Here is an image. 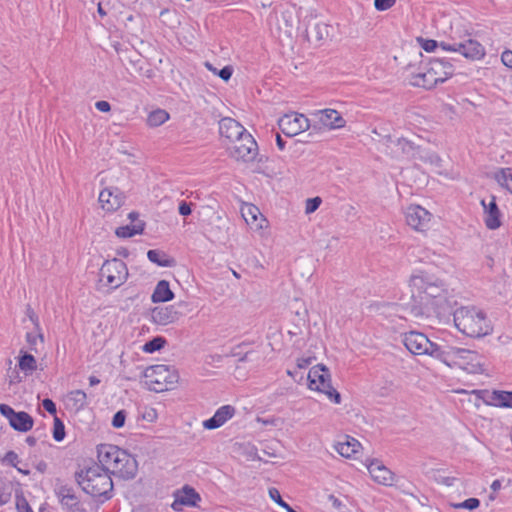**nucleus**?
Masks as SVG:
<instances>
[{
	"label": "nucleus",
	"instance_id": "412c9836",
	"mask_svg": "<svg viewBox=\"0 0 512 512\" xmlns=\"http://www.w3.org/2000/svg\"><path fill=\"white\" fill-rule=\"evenodd\" d=\"M372 478L383 485H392L393 473L384 466L379 460L373 459L366 464Z\"/></svg>",
	"mask_w": 512,
	"mask_h": 512
},
{
	"label": "nucleus",
	"instance_id": "5fc2aeb1",
	"mask_svg": "<svg viewBox=\"0 0 512 512\" xmlns=\"http://www.w3.org/2000/svg\"><path fill=\"white\" fill-rule=\"evenodd\" d=\"M191 206H192V203H188L186 201H181L179 203V207H178V212L180 215L182 216H188L192 213V209H191Z\"/></svg>",
	"mask_w": 512,
	"mask_h": 512
},
{
	"label": "nucleus",
	"instance_id": "4d7b16f0",
	"mask_svg": "<svg viewBox=\"0 0 512 512\" xmlns=\"http://www.w3.org/2000/svg\"><path fill=\"white\" fill-rule=\"evenodd\" d=\"M95 107L97 110L101 112H109L111 110V105L108 101L100 100L95 103Z\"/></svg>",
	"mask_w": 512,
	"mask_h": 512
},
{
	"label": "nucleus",
	"instance_id": "9b49d317",
	"mask_svg": "<svg viewBox=\"0 0 512 512\" xmlns=\"http://www.w3.org/2000/svg\"><path fill=\"white\" fill-rule=\"evenodd\" d=\"M280 130L288 137L296 136L310 128L309 119L299 113L285 114L278 120Z\"/></svg>",
	"mask_w": 512,
	"mask_h": 512
},
{
	"label": "nucleus",
	"instance_id": "864d4df0",
	"mask_svg": "<svg viewBox=\"0 0 512 512\" xmlns=\"http://www.w3.org/2000/svg\"><path fill=\"white\" fill-rule=\"evenodd\" d=\"M42 406L43 408L51 415H56L57 413V408H56V404L53 402V400H51L50 398H45L43 401H42Z\"/></svg>",
	"mask_w": 512,
	"mask_h": 512
},
{
	"label": "nucleus",
	"instance_id": "0eeeda50",
	"mask_svg": "<svg viewBox=\"0 0 512 512\" xmlns=\"http://www.w3.org/2000/svg\"><path fill=\"white\" fill-rule=\"evenodd\" d=\"M100 281H106L112 289L120 287L128 277V268L125 262L118 258L106 260L100 269Z\"/></svg>",
	"mask_w": 512,
	"mask_h": 512
},
{
	"label": "nucleus",
	"instance_id": "a18cd8bd",
	"mask_svg": "<svg viewBox=\"0 0 512 512\" xmlns=\"http://www.w3.org/2000/svg\"><path fill=\"white\" fill-rule=\"evenodd\" d=\"M16 509H17V512H33L27 499L24 497V495L22 493L16 494Z\"/></svg>",
	"mask_w": 512,
	"mask_h": 512
},
{
	"label": "nucleus",
	"instance_id": "39448f33",
	"mask_svg": "<svg viewBox=\"0 0 512 512\" xmlns=\"http://www.w3.org/2000/svg\"><path fill=\"white\" fill-rule=\"evenodd\" d=\"M144 377L148 389L154 392L167 391L179 380L178 372L163 364L147 367L144 371Z\"/></svg>",
	"mask_w": 512,
	"mask_h": 512
},
{
	"label": "nucleus",
	"instance_id": "f704fd0d",
	"mask_svg": "<svg viewBox=\"0 0 512 512\" xmlns=\"http://www.w3.org/2000/svg\"><path fill=\"white\" fill-rule=\"evenodd\" d=\"M19 368L26 374H30L35 371L37 368L35 357L27 352L23 353L19 357Z\"/></svg>",
	"mask_w": 512,
	"mask_h": 512
},
{
	"label": "nucleus",
	"instance_id": "58836bf2",
	"mask_svg": "<svg viewBox=\"0 0 512 512\" xmlns=\"http://www.w3.org/2000/svg\"><path fill=\"white\" fill-rule=\"evenodd\" d=\"M55 494L59 499V502L62 500H74L73 497L76 496L74 493V489L68 485H60L55 489Z\"/></svg>",
	"mask_w": 512,
	"mask_h": 512
},
{
	"label": "nucleus",
	"instance_id": "e433bc0d",
	"mask_svg": "<svg viewBox=\"0 0 512 512\" xmlns=\"http://www.w3.org/2000/svg\"><path fill=\"white\" fill-rule=\"evenodd\" d=\"M69 400L77 410L83 409L88 405L87 394L83 390L71 391L69 394Z\"/></svg>",
	"mask_w": 512,
	"mask_h": 512
},
{
	"label": "nucleus",
	"instance_id": "8fccbe9b",
	"mask_svg": "<svg viewBox=\"0 0 512 512\" xmlns=\"http://www.w3.org/2000/svg\"><path fill=\"white\" fill-rule=\"evenodd\" d=\"M322 200L320 197H314V198H308L306 200V207H305V210H306V213H313L315 212L320 204H321Z\"/></svg>",
	"mask_w": 512,
	"mask_h": 512
},
{
	"label": "nucleus",
	"instance_id": "69168bd1",
	"mask_svg": "<svg viewBox=\"0 0 512 512\" xmlns=\"http://www.w3.org/2000/svg\"><path fill=\"white\" fill-rule=\"evenodd\" d=\"M285 141L283 140V138L277 134L276 136V144H277V147L280 149V150H283L285 148Z\"/></svg>",
	"mask_w": 512,
	"mask_h": 512
},
{
	"label": "nucleus",
	"instance_id": "20e7f679",
	"mask_svg": "<svg viewBox=\"0 0 512 512\" xmlns=\"http://www.w3.org/2000/svg\"><path fill=\"white\" fill-rule=\"evenodd\" d=\"M453 320L456 328L464 335L472 338H480L492 331L490 321L486 314L474 306H462L453 312Z\"/></svg>",
	"mask_w": 512,
	"mask_h": 512
},
{
	"label": "nucleus",
	"instance_id": "09e8293b",
	"mask_svg": "<svg viewBox=\"0 0 512 512\" xmlns=\"http://www.w3.org/2000/svg\"><path fill=\"white\" fill-rule=\"evenodd\" d=\"M418 42L420 43L421 48L426 52H433L438 46H440V44L433 39L418 38Z\"/></svg>",
	"mask_w": 512,
	"mask_h": 512
},
{
	"label": "nucleus",
	"instance_id": "ea45409f",
	"mask_svg": "<svg viewBox=\"0 0 512 512\" xmlns=\"http://www.w3.org/2000/svg\"><path fill=\"white\" fill-rule=\"evenodd\" d=\"M269 496L270 498L276 502L279 506H281L282 508H284L287 512H297L296 510H294L287 502H285L281 495H280V492L278 491V489L272 487L269 489Z\"/></svg>",
	"mask_w": 512,
	"mask_h": 512
},
{
	"label": "nucleus",
	"instance_id": "7c9ffc66",
	"mask_svg": "<svg viewBox=\"0 0 512 512\" xmlns=\"http://www.w3.org/2000/svg\"><path fill=\"white\" fill-rule=\"evenodd\" d=\"M145 225L144 221H138L132 225L120 226L116 228L115 234L119 238H130L134 235L143 234Z\"/></svg>",
	"mask_w": 512,
	"mask_h": 512
},
{
	"label": "nucleus",
	"instance_id": "6ab92c4d",
	"mask_svg": "<svg viewBox=\"0 0 512 512\" xmlns=\"http://www.w3.org/2000/svg\"><path fill=\"white\" fill-rule=\"evenodd\" d=\"M481 205L483 206L484 210V223L486 227L490 230L498 229L502 224V214L496 203V197L491 196V199L488 203H486L485 200H482Z\"/></svg>",
	"mask_w": 512,
	"mask_h": 512
},
{
	"label": "nucleus",
	"instance_id": "b1692460",
	"mask_svg": "<svg viewBox=\"0 0 512 512\" xmlns=\"http://www.w3.org/2000/svg\"><path fill=\"white\" fill-rule=\"evenodd\" d=\"M452 61H456V59H446V58H432L430 59L428 65L431 66L433 73H435L437 78H441L440 83H443L448 78H450L454 74V65Z\"/></svg>",
	"mask_w": 512,
	"mask_h": 512
},
{
	"label": "nucleus",
	"instance_id": "dca6fc26",
	"mask_svg": "<svg viewBox=\"0 0 512 512\" xmlns=\"http://www.w3.org/2000/svg\"><path fill=\"white\" fill-rule=\"evenodd\" d=\"M125 194L117 187H108L99 194L101 207L107 212L118 210L125 202Z\"/></svg>",
	"mask_w": 512,
	"mask_h": 512
},
{
	"label": "nucleus",
	"instance_id": "4c0bfd02",
	"mask_svg": "<svg viewBox=\"0 0 512 512\" xmlns=\"http://www.w3.org/2000/svg\"><path fill=\"white\" fill-rule=\"evenodd\" d=\"M166 343H167V341L164 337L156 336V337L152 338L151 340L147 341L143 345L142 349L146 353H154V352L162 349Z\"/></svg>",
	"mask_w": 512,
	"mask_h": 512
},
{
	"label": "nucleus",
	"instance_id": "e2e57ef3",
	"mask_svg": "<svg viewBox=\"0 0 512 512\" xmlns=\"http://www.w3.org/2000/svg\"><path fill=\"white\" fill-rule=\"evenodd\" d=\"M37 471L44 473L47 470V463L43 460L39 461L36 465Z\"/></svg>",
	"mask_w": 512,
	"mask_h": 512
},
{
	"label": "nucleus",
	"instance_id": "7ed1b4c3",
	"mask_svg": "<svg viewBox=\"0 0 512 512\" xmlns=\"http://www.w3.org/2000/svg\"><path fill=\"white\" fill-rule=\"evenodd\" d=\"M75 480L82 490L100 502H105L113 497V481L111 474L99 464L75 472Z\"/></svg>",
	"mask_w": 512,
	"mask_h": 512
},
{
	"label": "nucleus",
	"instance_id": "4be33fe9",
	"mask_svg": "<svg viewBox=\"0 0 512 512\" xmlns=\"http://www.w3.org/2000/svg\"><path fill=\"white\" fill-rule=\"evenodd\" d=\"M180 313L173 305L164 307H155L151 311V317L154 323L158 325H168L179 319Z\"/></svg>",
	"mask_w": 512,
	"mask_h": 512
},
{
	"label": "nucleus",
	"instance_id": "a19ab883",
	"mask_svg": "<svg viewBox=\"0 0 512 512\" xmlns=\"http://www.w3.org/2000/svg\"><path fill=\"white\" fill-rule=\"evenodd\" d=\"M74 500H62L60 504L65 507L69 512H87L82 506L77 496L73 497Z\"/></svg>",
	"mask_w": 512,
	"mask_h": 512
},
{
	"label": "nucleus",
	"instance_id": "052dcab7",
	"mask_svg": "<svg viewBox=\"0 0 512 512\" xmlns=\"http://www.w3.org/2000/svg\"><path fill=\"white\" fill-rule=\"evenodd\" d=\"M398 143H399V145L402 146V149L404 151H408L407 148H409V149H413L414 148L413 147V143L408 141V140H406V139H404V138L399 139Z\"/></svg>",
	"mask_w": 512,
	"mask_h": 512
},
{
	"label": "nucleus",
	"instance_id": "f03ea898",
	"mask_svg": "<svg viewBox=\"0 0 512 512\" xmlns=\"http://www.w3.org/2000/svg\"><path fill=\"white\" fill-rule=\"evenodd\" d=\"M99 465L111 475L124 480L133 479L138 471L136 459L127 451L112 444H100L97 447Z\"/></svg>",
	"mask_w": 512,
	"mask_h": 512
},
{
	"label": "nucleus",
	"instance_id": "79ce46f5",
	"mask_svg": "<svg viewBox=\"0 0 512 512\" xmlns=\"http://www.w3.org/2000/svg\"><path fill=\"white\" fill-rule=\"evenodd\" d=\"M53 438L57 442L65 438V425L57 416L54 417Z\"/></svg>",
	"mask_w": 512,
	"mask_h": 512
},
{
	"label": "nucleus",
	"instance_id": "ddd939ff",
	"mask_svg": "<svg viewBox=\"0 0 512 512\" xmlns=\"http://www.w3.org/2000/svg\"><path fill=\"white\" fill-rule=\"evenodd\" d=\"M115 49L117 53L120 55V60L123 63L124 66H126L127 71L132 74L133 70L134 72L138 74H144L147 78H152L154 75L153 70L147 69L144 71L143 64L144 60L142 58V55L138 53L137 51H134L129 48L122 49L118 46H115Z\"/></svg>",
	"mask_w": 512,
	"mask_h": 512
},
{
	"label": "nucleus",
	"instance_id": "0e129e2a",
	"mask_svg": "<svg viewBox=\"0 0 512 512\" xmlns=\"http://www.w3.org/2000/svg\"><path fill=\"white\" fill-rule=\"evenodd\" d=\"M138 217H139V213L138 212H135V211H132L128 214V219L132 222V223H137L139 220H138Z\"/></svg>",
	"mask_w": 512,
	"mask_h": 512
},
{
	"label": "nucleus",
	"instance_id": "4468645a",
	"mask_svg": "<svg viewBox=\"0 0 512 512\" xmlns=\"http://www.w3.org/2000/svg\"><path fill=\"white\" fill-rule=\"evenodd\" d=\"M482 359V356L476 351L463 348L453 367H458L471 374L482 373L484 371Z\"/></svg>",
	"mask_w": 512,
	"mask_h": 512
},
{
	"label": "nucleus",
	"instance_id": "bf43d9fd",
	"mask_svg": "<svg viewBox=\"0 0 512 512\" xmlns=\"http://www.w3.org/2000/svg\"><path fill=\"white\" fill-rule=\"evenodd\" d=\"M311 361H312V358H310V357H308V358H299L297 360V366L300 369L307 368L311 364Z\"/></svg>",
	"mask_w": 512,
	"mask_h": 512
},
{
	"label": "nucleus",
	"instance_id": "37998d69",
	"mask_svg": "<svg viewBox=\"0 0 512 512\" xmlns=\"http://www.w3.org/2000/svg\"><path fill=\"white\" fill-rule=\"evenodd\" d=\"M451 506L455 509H467L472 511L480 506V500L477 498H468L463 502L453 503Z\"/></svg>",
	"mask_w": 512,
	"mask_h": 512
},
{
	"label": "nucleus",
	"instance_id": "2f4dec72",
	"mask_svg": "<svg viewBox=\"0 0 512 512\" xmlns=\"http://www.w3.org/2000/svg\"><path fill=\"white\" fill-rule=\"evenodd\" d=\"M360 446L361 444L356 439L347 437L346 442H339L336 445V450L341 456L349 458L358 452Z\"/></svg>",
	"mask_w": 512,
	"mask_h": 512
},
{
	"label": "nucleus",
	"instance_id": "72a5a7b5",
	"mask_svg": "<svg viewBox=\"0 0 512 512\" xmlns=\"http://www.w3.org/2000/svg\"><path fill=\"white\" fill-rule=\"evenodd\" d=\"M169 119V114L163 109H156L149 113L147 117V125L149 127H158Z\"/></svg>",
	"mask_w": 512,
	"mask_h": 512
},
{
	"label": "nucleus",
	"instance_id": "1a4fd4ad",
	"mask_svg": "<svg viewBox=\"0 0 512 512\" xmlns=\"http://www.w3.org/2000/svg\"><path fill=\"white\" fill-rule=\"evenodd\" d=\"M440 47L445 51L458 52L470 60H480L485 56L484 46L470 38L459 42L453 41L452 43L442 41L440 42Z\"/></svg>",
	"mask_w": 512,
	"mask_h": 512
},
{
	"label": "nucleus",
	"instance_id": "de8ad7c7",
	"mask_svg": "<svg viewBox=\"0 0 512 512\" xmlns=\"http://www.w3.org/2000/svg\"><path fill=\"white\" fill-rule=\"evenodd\" d=\"M126 415H127V413H126V411H125V410H119V411H117V412L114 414L113 418H112V423H111V424H112V426H113L114 428H121V427H123V426H124V424H125Z\"/></svg>",
	"mask_w": 512,
	"mask_h": 512
},
{
	"label": "nucleus",
	"instance_id": "338daca9",
	"mask_svg": "<svg viewBox=\"0 0 512 512\" xmlns=\"http://www.w3.org/2000/svg\"><path fill=\"white\" fill-rule=\"evenodd\" d=\"M501 486H502L501 481L496 479L492 482L491 489L493 490V492H497L498 490L501 489Z\"/></svg>",
	"mask_w": 512,
	"mask_h": 512
},
{
	"label": "nucleus",
	"instance_id": "f257e3e1",
	"mask_svg": "<svg viewBox=\"0 0 512 512\" xmlns=\"http://www.w3.org/2000/svg\"><path fill=\"white\" fill-rule=\"evenodd\" d=\"M411 314L416 317L436 316L441 319L450 314L452 303L442 280L420 271L410 277Z\"/></svg>",
	"mask_w": 512,
	"mask_h": 512
},
{
	"label": "nucleus",
	"instance_id": "3c124183",
	"mask_svg": "<svg viewBox=\"0 0 512 512\" xmlns=\"http://www.w3.org/2000/svg\"><path fill=\"white\" fill-rule=\"evenodd\" d=\"M397 0H374V7L377 11H386L396 4Z\"/></svg>",
	"mask_w": 512,
	"mask_h": 512
},
{
	"label": "nucleus",
	"instance_id": "2eb2a0df",
	"mask_svg": "<svg viewBox=\"0 0 512 512\" xmlns=\"http://www.w3.org/2000/svg\"><path fill=\"white\" fill-rule=\"evenodd\" d=\"M405 216L407 224L417 231H425L432 218V214L419 205L407 207Z\"/></svg>",
	"mask_w": 512,
	"mask_h": 512
},
{
	"label": "nucleus",
	"instance_id": "c03bdc74",
	"mask_svg": "<svg viewBox=\"0 0 512 512\" xmlns=\"http://www.w3.org/2000/svg\"><path fill=\"white\" fill-rule=\"evenodd\" d=\"M258 214L259 209L254 205H249L246 208L242 209V216L248 224L257 221Z\"/></svg>",
	"mask_w": 512,
	"mask_h": 512
},
{
	"label": "nucleus",
	"instance_id": "774afa93",
	"mask_svg": "<svg viewBox=\"0 0 512 512\" xmlns=\"http://www.w3.org/2000/svg\"><path fill=\"white\" fill-rule=\"evenodd\" d=\"M329 499L332 501L333 506L336 508H339L342 505L341 501L334 495H329Z\"/></svg>",
	"mask_w": 512,
	"mask_h": 512
},
{
	"label": "nucleus",
	"instance_id": "cd10ccee",
	"mask_svg": "<svg viewBox=\"0 0 512 512\" xmlns=\"http://www.w3.org/2000/svg\"><path fill=\"white\" fill-rule=\"evenodd\" d=\"M174 298V293L170 289L169 282L166 280H160L151 295L153 303L168 302Z\"/></svg>",
	"mask_w": 512,
	"mask_h": 512
},
{
	"label": "nucleus",
	"instance_id": "bb28decb",
	"mask_svg": "<svg viewBox=\"0 0 512 512\" xmlns=\"http://www.w3.org/2000/svg\"><path fill=\"white\" fill-rule=\"evenodd\" d=\"M330 28L329 25L322 22L309 24L305 30L306 38L310 42H320L329 37Z\"/></svg>",
	"mask_w": 512,
	"mask_h": 512
},
{
	"label": "nucleus",
	"instance_id": "680f3d73",
	"mask_svg": "<svg viewBox=\"0 0 512 512\" xmlns=\"http://www.w3.org/2000/svg\"><path fill=\"white\" fill-rule=\"evenodd\" d=\"M10 499V493L0 490V506L6 504Z\"/></svg>",
	"mask_w": 512,
	"mask_h": 512
},
{
	"label": "nucleus",
	"instance_id": "c85d7f7f",
	"mask_svg": "<svg viewBox=\"0 0 512 512\" xmlns=\"http://www.w3.org/2000/svg\"><path fill=\"white\" fill-rule=\"evenodd\" d=\"M488 404L512 408V391L494 390L489 394Z\"/></svg>",
	"mask_w": 512,
	"mask_h": 512
},
{
	"label": "nucleus",
	"instance_id": "5701e85b",
	"mask_svg": "<svg viewBox=\"0 0 512 512\" xmlns=\"http://www.w3.org/2000/svg\"><path fill=\"white\" fill-rule=\"evenodd\" d=\"M235 411V408L231 405L221 406L211 418L203 422L204 428L213 430L221 427L226 421L234 416Z\"/></svg>",
	"mask_w": 512,
	"mask_h": 512
},
{
	"label": "nucleus",
	"instance_id": "473e14b6",
	"mask_svg": "<svg viewBox=\"0 0 512 512\" xmlns=\"http://www.w3.org/2000/svg\"><path fill=\"white\" fill-rule=\"evenodd\" d=\"M495 179L501 187L512 193V171L510 168H501L495 173Z\"/></svg>",
	"mask_w": 512,
	"mask_h": 512
},
{
	"label": "nucleus",
	"instance_id": "c9c22d12",
	"mask_svg": "<svg viewBox=\"0 0 512 512\" xmlns=\"http://www.w3.org/2000/svg\"><path fill=\"white\" fill-rule=\"evenodd\" d=\"M204 66L209 71H211L213 74L218 75L225 82L230 80V78L232 77L233 71H234V69L231 65H226L222 69L219 70L216 67H214L212 63H210L208 61H206L204 63Z\"/></svg>",
	"mask_w": 512,
	"mask_h": 512
},
{
	"label": "nucleus",
	"instance_id": "f3484780",
	"mask_svg": "<svg viewBox=\"0 0 512 512\" xmlns=\"http://www.w3.org/2000/svg\"><path fill=\"white\" fill-rule=\"evenodd\" d=\"M201 497L196 490L188 485L184 486L181 491L175 493V500L171 504L174 511H181L183 506L196 507Z\"/></svg>",
	"mask_w": 512,
	"mask_h": 512
},
{
	"label": "nucleus",
	"instance_id": "6e6d98bb",
	"mask_svg": "<svg viewBox=\"0 0 512 512\" xmlns=\"http://www.w3.org/2000/svg\"><path fill=\"white\" fill-rule=\"evenodd\" d=\"M501 61L505 66L512 69V51L505 50L501 55Z\"/></svg>",
	"mask_w": 512,
	"mask_h": 512
},
{
	"label": "nucleus",
	"instance_id": "c756f323",
	"mask_svg": "<svg viewBox=\"0 0 512 512\" xmlns=\"http://www.w3.org/2000/svg\"><path fill=\"white\" fill-rule=\"evenodd\" d=\"M147 258L160 267H173L175 260L169 257L165 252L157 249H151L147 252Z\"/></svg>",
	"mask_w": 512,
	"mask_h": 512
},
{
	"label": "nucleus",
	"instance_id": "6e6552de",
	"mask_svg": "<svg viewBox=\"0 0 512 512\" xmlns=\"http://www.w3.org/2000/svg\"><path fill=\"white\" fill-rule=\"evenodd\" d=\"M228 151L231 157L236 160L250 162L255 160L258 154V145L250 133H244L228 146Z\"/></svg>",
	"mask_w": 512,
	"mask_h": 512
},
{
	"label": "nucleus",
	"instance_id": "f8f14e48",
	"mask_svg": "<svg viewBox=\"0 0 512 512\" xmlns=\"http://www.w3.org/2000/svg\"><path fill=\"white\" fill-rule=\"evenodd\" d=\"M0 414L9 420L10 426L19 432H28L32 429L34 420L25 411L16 412L7 404H0Z\"/></svg>",
	"mask_w": 512,
	"mask_h": 512
},
{
	"label": "nucleus",
	"instance_id": "423d86ee",
	"mask_svg": "<svg viewBox=\"0 0 512 512\" xmlns=\"http://www.w3.org/2000/svg\"><path fill=\"white\" fill-rule=\"evenodd\" d=\"M308 387L311 390H316L325 393L328 398L335 404H340L341 395L331 385V378L328 368L323 364H318L312 367L308 373Z\"/></svg>",
	"mask_w": 512,
	"mask_h": 512
},
{
	"label": "nucleus",
	"instance_id": "aec40b11",
	"mask_svg": "<svg viewBox=\"0 0 512 512\" xmlns=\"http://www.w3.org/2000/svg\"><path fill=\"white\" fill-rule=\"evenodd\" d=\"M219 133L222 137L228 139L231 143L235 139L248 133L247 130L235 119L230 117L222 118L219 121Z\"/></svg>",
	"mask_w": 512,
	"mask_h": 512
},
{
	"label": "nucleus",
	"instance_id": "393cba45",
	"mask_svg": "<svg viewBox=\"0 0 512 512\" xmlns=\"http://www.w3.org/2000/svg\"><path fill=\"white\" fill-rule=\"evenodd\" d=\"M319 122L328 129H339L345 126L346 121L335 109L319 110L315 113Z\"/></svg>",
	"mask_w": 512,
	"mask_h": 512
},
{
	"label": "nucleus",
	"instance_id": "9d476101",
	"mask_svg": "<svg viewBox=\"0 0 512 512\" xmlns=\"http://www.w3.org/2000/svg\"><path fill=\"white\" fill-rule=\"evenodd\" d=\"M402 343L414 355H428L432 357L434 342L418 331H410L401 335Z\"/></svg>",
	"mask_w": 512,
	"mask_h": 512
},
{
	"label": "nucleus",
	"instance_id": "a878e982",
	"mask_svg": "<svg viewBox=\"0 0 512 512\" xmlns=\"http://www.w3.org/2000/svg\"><path fill=\"white\" fill-rule=\"evenodd\" d=\"M441 78H437L435 73L430 65L425 72L418 73L412 76L411 84L413 86L422 87L425 89H432L438 83H440Z\"/></svg>",
	"mask_w": 512,
	"mask_h": 512
},
{
	"label": "nucleus",
	"instance_id": "13d9d810",
	"mask_svg": "<svg viewBox=\"0 0 512 512\" xmlns=\"http://www.w3.org/2000/svg\"><path fill=\"white\" fill-rule=\"evenodd\" d=\"M8 377H9V384H11V385L21 382V377L19 376V373L16 369L10 371L8 373Z\"/></svg>",
	"mask_w": 512,
	"mask_h": 512
},
{
	"label": "nucleus",
	"instance_id": "49530a36",
	"mask_svg": "<svg viewBox=\"0 0 512 512\" xmlns=\"http://www.w3.org/2000/svg\"><path fill=\"white\" fill-rule=\"evenodd\" d=\"M26 340L29 344V348L30 350H33L35 352H37V341L39 340L41 343H43L44 341V337H43V334L42 333H37V334H34L32 332H28L26 334Z\"/></svg>",
	"mask_w": 512,
	"mask_h": 512
},
{
	"label": "nucleus",
	"instance_id": "603ef678",
	"mask_svg": "<svg viewBox=\"0 0 512 512\" xmlns=\"http://www.w3.org/2000/svg\"><path fill=\"white\" fill-rule=\"evenodd\" d=\"M3 462L17 468L19 463L18 455L14 451H8L3 458Z\"/></svg>",
	"mask_w": 512,
	"mask_h": 512
},
{
	"label": "nucleus",
	"instance_id": "a211bd4d",
	"mask_svg": "<svg viewBox=\"0 0 512 512\" xmlns=\"http://www.w3.org/2000/svg\"><path fill=\"white\" fill-rule=\"evenodd\" d=\"M463 348L455 347L447 343L438 344L434 342L432 358L437 359L447 366L453 368L455 360Z\"/></svg>",
	"mask_w": 512,
	"mask_h": 512
}]
</instances>
